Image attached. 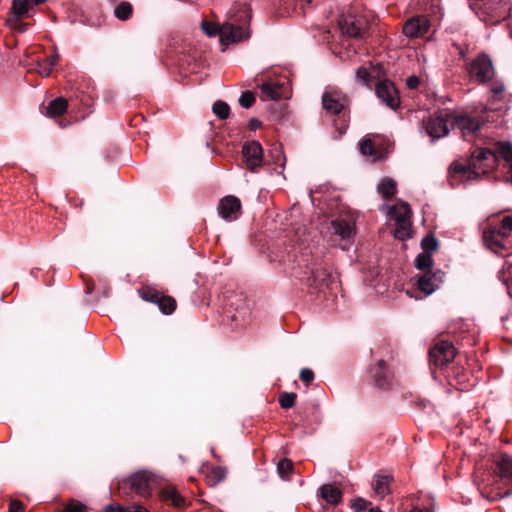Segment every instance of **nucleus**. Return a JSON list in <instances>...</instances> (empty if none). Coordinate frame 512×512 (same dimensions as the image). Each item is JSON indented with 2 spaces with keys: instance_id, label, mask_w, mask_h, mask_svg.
<instances>
[{
  "instance_id": "obj_58",
  "label": "nucleus",
  "mask_w": 512,
  "mask_h": 512,
  "mask_svg": "<svg viewBox=\"0 0 512 512\" xmlns=\"http://www.w3.org/2000/svg\"><path fill=\"white\" fill-rule=\"evenodd\" d=\"M368 512H383V511L380 510L378 507H371V508H369Z\"/></svg>"
},
{
  "instance_id": "obj_9",
  "label": "nucleus",
  "mask_w": 512,
  "mask_h": 512,
  "mask_svg": "<svg viewBox=\"0 0 512 512\" xmlns=\"http://www.w3.org/2000/svg\"><path fill=\"white\" fill-rule=\"evenodd\" d=\"M376 95L379 100L392 110L400 106V97L398 90L390 80H382L376 85Z\"/></svg>"
},
{
  "instance_id": "obj_52",
  "label": "nucleus",
  "mask_w": 512,
  "mask_h": 512,
  "mask_svg": "<svg viewBox=\"0 0 512 512\" xmlns=\"http://www.w3.org/2000/svg\"><path fill=\"white\" fill-rule=\"evenodd\" d=\"M106 512H129V508H124L120 505H109L106 508Z\"/></svg>"
},
{
  "instance_id": "obj_4",
  "label": "nucleus",
  "mask_w": 512,
  "mask_h": 512,
  "mask_svg": "<svg viewBox=\"0 0 512 512\" xmlns=\"http://www.w3.org/2000/svg\"><path fill=\"white\" fill-rule=\"evenodd\" d=\"M128 482L133 492L143 498H149L158 480L155 473L148 470H139L130 475Z\"/></svg>"
},
{
  "instance_id": "obj_45",
  "label": "nucleus",
  "mask_w": 512,
  "mask_h": 512,
  "mask_svg": "<svg viewBox=\"0 0 512 512\" xmlns=\"http://www.w3.org/2000/svg\"><path fill=\"white\" fill-rule=\"evenodd\" d=\"M141 295L144 300L155 304H158L161 299V294L156 291H142Z\"/></svg>"
},
{
  "instance_id": "obj_21",
  "label": "nucleus",
  "mask_w": 512,
  "mask_h": 512,
  "mask_svg": "<svg viewBox=\"0 0 512 512\" xmlns=\"http://www.w3.org/2000/svg\"><path fill=\"white\" fill-rule=\"evenodd\" d=\"M160 498L165 502H170L173 507L182 508L186 504V500L173 486H165L160 491Z\"/></svg>"
},
{
  "instance_id": "obj_27",
  "label": "nucleus",
  "mask_w": 512,
  "mask_h": 512,
  "mask_svg": "<svg viewBox=\"0 0 512 512\" xmlns=\"http://www.w3.org/2000/svg\"><path fill=\"white\" fill-rule=\"evenodd\" d=\"M378 136L375 135H367L363 138L359 143V149L361 154L365 156H374L377 157L376 153V144H377Z\"/></svg>"
},
{
  "instance_id": "obj_22",
  "label": "nucleus",
  "mask_w": 512,
  "mask_h": 512,
  "mask_svg": "<svg viewBox=\"0 0 512 512\" xmlns=\"http://www.w3.org/2000/svg\"><path fill=\"white\" fill-rule=\"evenodd\" d=\"M320 495L327 503L331 505H337L342 500L341 490L332 484L322 485L320 487Z\"/></svg>"
},
{
  "instance_id": "obj_32",
  "label": "nucleus",
  "mask_w": 512,
  "mask_h": 512,
  "mask_svg": "<svg viewBox=\"0 0 512 512\" xmlns=\"http://www.w3.org/2000/svg\"><path fill=\"white\" fill-rule=\"evenodd\" d=\"M12 9L15 16L20 19L24 16H28L33 6L29 0H13Z\"/></svg>"
},
{
  "instance_id": "obj_6",
  "label": "nucleus",
  "mask_w": 512,
  "mask_h": 512,
  "mask_svg": "<svg viewBox=\"0 0 512 512\" xmlns=\"http://www.w3.org/2000/svg\"><path fill=\"white\" fill-rule=\"evenodd\" d=\"M338 26L342 34L350 38H362L368 29L366 19L353 14L342 15L338 20Z\"/></svg>"
},
{
  "instance_id": "obj_39",
  "label": "nucleus",
  "mask_w": 512,
  "mask_h": 512,
  "mask_svg": "<svg viewBox=\"0 0 512 512\" xmlns=\"http://www.w3.org/2000/svg\"><path fill=\"white\" fill-rule=\"evenodd\" d=\"M296 398L295 393L284 392L279 397V404L283 409H289L295 405Z\"/></svg>"
},
{
  "instance_id": "obj_54",
  "label": "nucleus",
  "mask_w": 512,
  "mask_h": 512,
  "mask_svg": "<svg viewBox=\"0 0 512 512\" xmlns=\"http://www.w3.org/2000/svg\"><path fill=\"white\" fill-rule=\"evenodd\" d=\"M129 512H149V511L140 505H133V506L129 507Z\"/></svg>"
},
{
  "instance_id": "obj_13",
  "label": "nucleus",
  "mask_w": 512,
  "mask_h": 512,
  "mask_svg": "<svg viewBox=\"0 0 512 512\" xmlns=\"http://www.w3.org/2000/svg\"><path fill=\"white\" fill-rule=\"evenodd\" d=\"M480 122L468 115H459L453 117L452 128L459 130L463 138L467 141L474 139L477 131L480 129Z\"/></svg>"
},
{
  "instance_id": "obj_49",
  "label": "nucleus",
  "mask_w": 512,
  "mask_h": 512,
  "mask_svg": "<svg viewBox=\"0 0 512 512\" xmlns=\"http://www.w3.org/2000/svg\"><path fill=\"white\" fill-rule=\"evenodd\" d=\"M9 512H24V507L21 502L13 500L9 504Z\"/></svg>"
},
{
  "instance_id": "obj_51",
  "label": "nucleus",
  "mask_w": 512,
  "mask_h": 512,
  "mask_svg": "<svg viewBox=\"0 0 512 512\" xmlns=\"http://www.w3.org/2000/svg\"><path fill=\"white\" fill-rule=\"evenodd\" d=\"M46 63H48L50 66L54 67L58 61H59V55L58 53L55 51L52 55H50L49 57H47L45 60H44Z\"/></svg>"
},
{
  "instance_id": "obj_38",
  "label": "nucleus",
  "mask_w": 512,
  "mask_h": 512,
  "mask_svg": "<svg viewBox=\"0 0 512 512\" xmlns=\"http://www.w3.org/2000/svg\"><path fill=\"white\" fill-rule=\"evenodd\" d=\"M226 477V469L221 466H217L212 468L209 476L208 481L211 483V485H217L219 482L223 481Z\"/></svg>"
},
{
  "instance_id": "obj_34",
  "label": "nucleus",
  "mask_w": 512,
  "mask_h": 512,
  "mask_svg": "<svg viewBox=\"0 0 512 512\" xmlns=\"http://www.w3.org/2000/svg\"><path fill=\"white\" fill-rule=\"evenodd\" d=\"M394 236L399 240L408 239L411 236V221L395 222Z\"/></svg>"
},
{
  "instance_id": "obj_8",
  "label": "nucleus",
  "mask_w": 512,
  "mask_h": 512,
  "mask_svg": "<svg viewBox=\"0 0 512 512\" xmlns=\"http://www.w3.org/2000/svg\"><path fill=\"white\" fill-rule=\"evenodd\" d=\"M463 361H466V355L458 353L453 345L450 344V365L453 363V367L450 366V371L452 370L457 384L460 385V387L456 388L457 390H467L471 386L466 384L469 378L463 366Z\"/></svg>"
},
{
  "instance_id": "obj_14",
  "label": "nucleus",
  "mask_w": 512,
  "mask_h": 512,
  "mask_svg": "<svg viewBox=\"0 0 512 512\" xmlns=\"http://www.w3.org/2000/svg\"><path fill=\"white\" fill-rule=\"evenodd\" d=\"M494 478L505 483L512 482V458L506 453H500L493 460Z\"/></svg>"
},
{
  "instance_id": "obj_37",
  "label": "nucleus",
  "mask_w": 512,
  "mask_h": 512,
  "mask_svg": "<svg viewBox=\"0 0 512 512\" xmlns=\"http://www.w3.org/2000/svg\"><path fill=\"white\" fill-rule=\"evenodd\" d=\"M212 110L217 115V117L222 120L227 119L230 114L229 105L226 102L221 101V100L216 101L213 104Z\"/></svg>"
},
{
  "instance_id": "obj_23",
  "label": "nucleus",
  "mask_w": 512,
  "mask_h": 512,
  "mask_svg": "<svg viewBox=\"0 0 512 512\" xmlns=\"http://www.w3.org/2000/svg\"><path fill=\"white\" fill-rule=\"evenodd\" d=\"M250 311L245 301L237 306L235 312L230 315L231 321L235 322L236 327H243L248 323Z\"/></svg>"
},
{
  "instance_id": "obj_50",
  "label": "nucleus",
  "mask_w": 512,
  "mask_h": 512,
  "mask_svg": "<svg viewBox=\"0 0 512 512\" xmlns=\"http://www.w3.org/2000/svg\"><path fill=\"white\" fill-rule=\"evenodd\" d=\"M420 84V79L417 76H410L406 80V85L409 89H416Z\"/></svg>"
},
{
  "instance_id": "obj_53",
  "label": "nucleus",
  "mask_w": 512,
  "mask_h": 512,
  "mask_svg": "<svg viewBox=\"0 0 512 512\" xmlns=\"http://www.w3.org/2000/svg\"><path fill=\"white\" fill-rule=\"evenodd\" d=\"M249 126L252 130H256L261 126V122L258 119L253 118L250 120Z\"/></svg>"
},
{
  "instance_id": "obj_55",
  "label": "nucleus",
  "mask_w": 512,
  "mask_h": 512,
  "mask_svg": "<svg viewBox=\"0 0 512 512\" xmlns=\"http://www.w3.org/2000/svg\"><path fill=\"white\" fill-rule=\"evenodd\" d=\"M14 29H15L16 31H18V32L23 33V32H25V31H26V29H27V24H25V23H19V24H16V25L14 26Z\"/></svg>"
},
{
  "instance_id": "obj_19",
  "label": "nucleus",
  "mask_w": 512,
  "mask_h": 512,
  "mask_svg": "<svg viewBox=\"0 0 512 512\" xmlns=\"http://www.w3.org/2000/svg\"><path fill=\"white\" fill-rule=\"evenodd\" d=\"M241 209L240 200L233 196H225L220 200L218 206L219 215L225 220H235L237 219Z\"/></svg>"
},
{
  "instance_id": "obj_59",
  "label": "nucleus",
  "mask_w": 512,
  "mask_h": 512,
  "mask_svg": "<svg viewBox=\"0 0 512 512\" xmlns=\"http://www.w3.org/2000/svg\"><path fill=\"white\" fill-rule=\"evenodd\" d=\"M509 173H510V177H511V181H512V164H511V166L509 167Z\"/></svg>"
},
{
  "instance_id": "obj_46",
  "label": "nucleus",
  "mask_w": 512,
  "mask_h": 512,
  "mask_svg": "<svg viewBox=\"0 0 512 512\" xmlns=\"http://www.w3.org/2000/svg\"><path fill=\"white\" fill-rule=\"evenodd\" d=\"M52 70H53V67L50 66L48 63H46L44 60L42 62H38L37 72L42 77L50 76Z\"/></svg>"
},
{
  "instance_id": "obj_31",
  "label": "nucleus",
  "mask_w": 512,
  "mask_h": 512,
  "mask_svg": "<svg viewBox=\"0 0 512 512\" xmlns=\"http://www.w3.org/2000/svg\"><path fill=\"white\" fill-rule=\"evenodd\" d=\"M375 77V67L373 65L361 66L356 71V79L365 86H369Z\"/></svg>"
},
{
  "instance_id": "obj_60",
  "label": "nucleus",
  "mask_w": 512,
  "mask_h": 512,
  "mask_svg": "<svg viewBox=\"0 0 512 512\" xmlns=\"http://www.w3.org/2000/svg\"><path fill=\"white\" fill-rule=\"evenodd\" d=\"M275 152L278 154V156H281V151L279 149H275Z\"/></svg>"
},
{
  "instance_id": "obj_48",
  "label": "nucleus",
  "mask_w": 512,
  "mask_h": 512,
  "mask_svg": "<svg viewBox=\"0 0 512 512\" xmlns=\"http://www.w3.org/2000/svg\"><path fill=\"white\" fill-rule=\"evenodd\" d=\"M86 506L79 502H70L65 508L64 512H85Z\"/></svg>"
},
{
  "instance_id": "obj_11",
  "label": "nucleus",
  "mask_w": 512,
  "mask_h": 512,
  "mask_svg": "<svg viewBox=\"0 0 512 512\" xmlns=\"http://www.w3.org/2000/svg\"><path fill=\"white\" fill-rule=\"evenodd\" d=\"M246 168L254 172L263 164V149L258 141L246 142L242 147Z\"/></svg>"
},
{
  "instance_id": "obj_40",
  "label": "nucleus",
  "mask_w": 512,
  "mask_h": 512,
  "mask_svg": "<svg viewBox=\"0 0 512 512\" xmlns=\"http://www.w3.org/2000/svg\"><path fill=\"white\" fill-rule=\"evenodd\" d=\"M255 102V96L251 91H245L239 98V103L243 108H250Z\"/></svg>"
},
{
  "instance_id": "obj_20",
  "label": "nucleus",
  "mask_w": 512,
  "mask_h": 512,
  "mask_svg": "<svg viewBox=\"0 0 512 512\" xmlns=\"http://www.w3.org/2000/svg\"><path fill=\"white\" fill-rule=\"evenodd\" d=\"M331 230L341 240H350L355 234L354 226L350 221L336 219L331 221Z\"/></svg>"
},
{
  "instance_id": "obj_24",
  "label": "nucleus",
  "mask_w": 512,
  "mask_h": 512,
  "mask_svg": "<svg viewBox=\"0 0 512 512\" xmlns=\"http://www.w3.org/2000/svg\"><path fill=\"white\" fill-rule=\"evenodd\" d=\"M372 376L375 380V383L380 388L386 387L390 382V377L386 372L385 368V362L383 360H380L376 367L371 369Z\"/></svg>"
},
{
  "instance_id": "obj_36",
  "label": "nucleus",
  "mask_w": 512,
  "mask_h": 512,
  "mask_svg": "<svg viewBox=\"0 0 512 512\" xmlns=\"http://www.w3.org/2000/svg\"><path fill=\"white\" fill-rule=\"evenodd\" d=\"M157 305L164 314H171L176 309V301L170 296L161 295Z\"/></svg>"
},
{
  "instance_id": "obj_29",
  "label": "nucleus",
  "mask_w": 512,
  "mask_h": 512,
  "mask_svg": "<svg viewBox=\"0 0 512 512\" xmlns=\"http://www.w3.org/2000/svg\"><path fill=\"white\" fill-rule=\"evenodd\" d=\"M377 191L384 199H390L396 193V182L391 178H383L377 185Z\"/></svg>"
},
{
  "instance_id": "obj_43",
  "label": "nucleus",
  "mask_w": 512,
  "mask_h": 512,
  "mask_svg": "<svg viewBox=\"0 0 512 512\" xmlns=\"http://www.w3.org/2000/svg\"><path fill=\"white\" fill-rule=\"evenodd\" d=\"M201 27H202L204 33L206 35H208L209 37H213V36L219 34L220 28L211 22L202 21Z\"/></svg>"
},
{
  "instance_id": "obj_41",
  "label": "nucleus",
  "mask_w": 512,
  "mask_h": 512,
  "mask_svg": "<svg viewBox=\"0 0 512 512\" xmlns=\"http://www.w3.org/2000/svg\"><path fill=\"white\" fill-rule=\"evenodd\" d=\"M293 464L289 459H282L277 465V470L281 477L287 476L292 470Z\"/></svg>"
},
{
  "instance_id": "obj_35",
  "label": "nucleus",
  "mask_w": 512,
  "mask_h": 512,
  "mask_svg": "<svg viewBox=\"0 0 512 512\" xmlns=\"http://www.w3.org/2000/svg\"><path fill=\"white\" fill-rule=\"evenodd\" d=\"M133 12V7L129 2L123 1L118 4L114 10V14L117 19L121 21L128 20Z\"/></svg>"
},
{
  "instance_id": "obj_47",
  "label": "nucleus",
  "mask_w": 512,
  "mask_h": 512,
  "mask_svg": "<svg viewBox=\"0 0 512 512\" xmlns=\"http://www.w3.org/2000/svg\"><path fill=\"white\" fill-rule=\"evenodd\" d=\"M300 379L302 382L309 385L314 380V372L309 368H303L300 371Z\"/></svg>"
},
{
  "instance_id": "obj_57",
  "label": "nucleus",
  "mask_w": 512,
  "mask_h": 512,
  "mask_svg": "<svg viewBox=\"0 0 512 512\" xmlns=\"http://www.w3.org/2000/svg\"><path fill=\"white\" fill-rule=\"evenodd\" d=\"M29 1L31 2L32 6H36V5L44 3L46 0H29Z\"/></svg>"
},
{
  "instance_id": "obj_2",
  "label": "nucleus",
  "mask_w": 512,
  "mask_h": 512,
  "mask_svg": "<svg viewBox=\"0 0 512 512\" xmlns=\"http://www.w3.org/2000/svg\"><path fill=\"white\" fill-rule=\"evenodd\" d=\"M498 163V156L489 148H476L471 153L469 163L454 161L450 164V186L452 180L460 182L470 181L480 175L494 170Z\"/></svg>"
},
{
  "instance_id": "obj_25",
  "label": "nucleus",
  "mask_w": 512,
  "mask_h": 512,
  "mask_svg": "<svg viewBox=\"0 0 512 512\" xmlns=\"http://www.w3.org/2000/svg\"><path fill=\"white\" fill-rule=\"evenodd\" d=\"M389 214L398 221H411V209L407 203H400L389 207Z\"/></svg>"
},
{
  "instance_id": "obj_56",
  "label": "nucleus",
  "mask_w": 512,
  "mask_h": 512,
  "mask_svg": "<svg viewBox=\"0 0 512 512\" xmlns=\"http://www.w3.org/2000/svg\"><path fill=\"white\" fill-rule=\"evenodd\" d=\"M410 512H432V511L428 508L421 509L418 507H414L413 509L410 510Z\"/></svg>"
},
{
  "instance_id": "obj_42",
  "label": "nucleus",
  "mask_w": 512,
  "mask_h": 512,
  "mask_svg": "<svg viewBox=\"0 0 512 512\" xmlns=\"http://www.w3.org/2000/svg\"><path fill=\"white\" fill-rule=\"evenodd\" d=\"M371 503L364 498H357L353 501L351 507L354 512H364L370 507Z\"/></svg>"
},
{
  "instance_id": "obj_18",
  "label": "nucleus",
  "mask_w": 512,
  "mask_h": 512,
  "mask_svg": "<svg viewBox=\"0 0 512 512\" xmlns=\"http://www.w3.org/2000/svg\"><path fill=\"white\" fill-rule=\"evenodd\" d=\"M261 98L264 101L287 98L289 91L284 83L267 81L260 85Z\"/></svg>"
},
{
  "instance_id": "obj_15",
  "label": "nucleus",
  "mask_w": 512,
  "mask_h": 512,
  "mask_svg": "<svg viewBox=\"0 0 512 512\" xmlns=\"http://www.w3.org/2000/svg\"><path fill=\"white\" fill-rule=\"evenodd\" d=\"M470 73L480 83L489 81L494 75L491 60L485 55L479 56L472 62Z\"/></svg>"
},
{
  "instance_id": "obj_16",
  "label": "nucleus",
  "mask_w": 512,
  "mask_h": 512,
  "mask_svg": "<svg viewBox=\"0 0 512 512\" xmlns=\"http://www.w3.org/2000/svg\"><path fill=\"white\" fill-rule=\"evenodd\" d=\"M429 21L423 15L414 16L408 19L403 25V34L409 38L422 37L428 32Z\"/></svg>"
},
{
  "instance_id": "obj_33",
  "label": "nucleus",
  "mask_w": 512,
  "mask_h": 512,
  "mask_svg": "<svg viewBox=\"0 0 512 512\" xmlns=\"http://www.w3.org/2000/svg\"><path fill=\"white\" fill-rule=\"evenodd\" d=\"M498 158L505 160L509 167L512 164V145L506 142H498L494 150Z\"/></svg>"
},
{
  "instance_id": "obj_5",
  "label": "nucleus",
  "mask_w": 512,
  "mask_h": 512,
  "mask_svg": "<svg viewBox=\"0 0 512 512\" xmlns=\"http://www.w3.org/2000/svg\"><path fill=\"white\" fill-rule=\"evenodd\" d=\"M422 252L419 253L414 261L415 267L420 271H431L433 266L432 256L439 249V243L433 234L426 235L420 243Z\"/></svg>"
},
{
  "instance_id": "obj_28",
  "label": "nucleus",
  "mask_w": 512,
  "mask_h": 512,
  "mask_svg": "<svg viewBox=\"0 0 512 512\" xmlns=\"http://www.w3.org/2000/svg\"><path fill=\"white\" fill-rule=\"evenodd\" d=\"M391 477L388 475H377L375 482L373 484V490L376 495L380 496V498H384L386 495L390 493V485Z\"/></svg>"
},
{
  "instance_id": "obj_17",
  "label": "nucleus",
  "mask_w": 512,
  "mask_h": 512,
  "mask_svg": "<svg viewBox=\"0 0 512 512\" xmlns=\"http://www.w3.org/2000/svg\"><path fill=\"white\" fill-rule=\"evenodd\" d=\"M220 41L223 45L239 42L249 37L248 31L231 23H224L219 30Z\"/></svg>"
},
{
  "instance_id": "obj_7",
  "label": "nucleus",
  "mask_w": 512,
  "mask_h": 512,
  "mask_svg": "<svg viewBox=\"0 0 512 512\" xmlns=\"http://www.w3.org/2000/svg\"><path fill=\"white\" fill-rule=\"evenodd\" d=\"M423 126L432 141L445 137L448 134V112L434 113L423 122Z\"/></svg>"
},
{
  "instance_id": "obj_44",
  "label": "nucleus",
  "mask_w": 512,
  "mask_h": 512,
  "mask_svg": "<svg viewBox=\"0 0 512 512\" xmlns=\"http://www.w3.org/2000/svg\"><path fill=\"white\" fill-rule=\"evenodd\" d=\"M494 100H502L505 92V87L502 83L495 82L490 89Z\"/></svg>"
},
{
  "instance_id": "obj_30",
  "label": "nucleus",
  "mask_w": 512,
  "mask_h": 512,
  "mask_svg": "<svg viewBox=\"0 0 512 512\" xmlns=\"http://www.w3.org/2000/svg\"><path fill=\"white\" fill-rule=\"evenodd\" d=\"M313 283L317 287L329 286L332 274L326 268H315L312 270Z\"/></svg>"
},
{
  "instance_id": "obj_10",
  "label": "nucleus",
  "mask_w": 512,
  "mask_h": 512,
  "mask_svg": "<svg viewBox=\"0 0 512 512\" xmlns=\"http://www.w3.org/2000/svg\"><path fill=\"white\" fill-rule=\"evenodd\" d=\"M349 104L345 94L337 90H327L322 95V106L330 114L341 113Z\"/></svg>"
},
{
  "instance_id": "obj_26",
  "label": "nucleus",
  "mask_w": 512,
  "mask_h": 512,
  "mask_svg": "<svg viewBox=\"0 0 512 512\" xmlns=\"http://www.w3.org/2000/svg\"><path fill=\"white\" fill-rule=\"evenodd\" d=\"M68 102L66 99L59 97L52 100L46 109V115L56 117L64 114L67 110Z\"/></svg>"
},
{
  "instance_id": "obj_3",
  "label": "nucleus",
  "mask_w": 512,
  "mask_h": 512,
  "mask_svg": "<svg viewBox=\"0 0 512 512\" xmlns=\"http://www.w3.org/2000/svg\"><path fill=\"white\" fill-rule=\"evenodd\" d=\"M448 344L440 340L429 351V363L432 377L442 380L448 377Z\"/></svg>"
},
{
  "instance_id": "obj_12",
  "label": "nucleus",
  "mask_w": 512,
  "mask_h": 512,
  "mask_svg": "<svg viewBox=\"0 0 512 512\" xmlns=\"http://www.w3.org/2000/svg\"><path fill=\"white\" fill-rule=\"evenodd\" d=\"M445 273L441 271H426L417 276L418 289L428 296L444 283Z\"/></svg>"
},
{
  "instance_id": "obj_1",
  "label": "nucleus",
  "mask_w": 512,
  "mask_h": 512,
  "mask_svg": "<svg viewBox=\"0 0 512 512\" xmlns=\"http://www.w3.org/2000/svg\"><path fill=\"white\" fill-rule=\"evenodd\" d=\"M512 232V216H504L499 226H488L483 231L485 245L494 253L509 259L503 264L499 273L500 280L505 284L512 297V253L509 252V236Z\"/></svg>"
}]
</instances>
